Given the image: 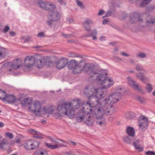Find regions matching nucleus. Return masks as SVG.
Segmentation results:
<instances>
[{
    "label": "nucleus",
    "instance_id": "f257e3e1",
    "mask_svg": "<svg viewBox=\"0 0 155 155\" xmlns=\"http://www.w3.org/2000/svg\"><path fill=\"white\" fill-rule=\"evenodd\" d=\"M104 93L105 95L104 96H99L96 99H94V101L96 105L99 103V107H95L94 108V110L95 113L97 114L101 113L102 114V110H105L106 107L107 106H109L110 104H114L118 102L121 98V94L119 92H116L113 93L111 95L109 96L107 98H104V97L107 94V90L106 89H102V90L99 93V94Z\"/></svg>",
    "mask_w": 155,
    "mask_h": 155
},
{
    "label": "nucleus",
    "instance_id": "f03ea898",
    "mask_svg": "<svg viewBox=\"0 0 155 155\" xmlns=\"http://www.w3.org/2000/svg\"><path fill=\"white\" fill-rule=\"evenodd\" d=\"M80 105V100L77 99L74 100L73 103H71L67 102L58 105L57 106L58 113H55L54 116L56 119L66 115L70 118L74 117V110L78 109Z\"/></svg>",
    "mask_w": 155,
    "mask_h": 155
},
{
    "label": "nucleus",
    "instance_id": "7ed1b4c3",
    "mask_svg": "<svg viewBox=\"0 0 155 155\" xmlns=\"http://www.w3.org/2000/svg\"><path fill=\"white\" fill-rule=\"evenodd\" d=\"M101 90L102 89H97L94 87H91L89 86L85 88L84 91V94L89 98V101L91 99L94 100L98 97L99 95L101 96H104L103 95H105L104 94H99Z\"/></svg>",
    "mask_w": 155,
    "mask_h": 155
},
{
    "label": "nucleus",
    "instance_id": "20e7f679",
    "mask_svg": "<svg viewBox=\"0 0 155 155\" xmlns=\"http://www.w3.org/2000/svg\"><path fill=\"white\" fill-rule=\"evenodd\" d=\"M60 15L58 12L53 11L50 12L48 14V18L49 20L46 21L47 24L50 28H52L53 25V21H56L60 20Z\"/></svg>",
    "mask_w": 155,
    "mask_h": 155
},
{
    "label": "nucleus",
    "instance_id": "39448f33",
    "mask_svg": "<svg viewBox=\"0 0 155 155\" xmlns=\"http://www.w3.org/2000/svg\"><path fill=\"white\" fill-rule=\"evenodd\" d=\"M90 101L86 102V104H85L84 102L82 105V109L80 111V113L86 115H88V114L91 113L92 112V109L91 107H95L96 106V104H93L92 105V103H90Z\"/></svg>",
    "mask_w": 155,
    "mask_h": 155
},
{
    "label": "nucleus",
    "instance_id": "423d86ee",
    "mask_svg": "<svg viewBox=\"0 0 155 155\" xmlns=\"http://www.w3.org/2000/svg\"><path fill=\"white\" fill-rule=\"evenodd\" d=\"M21 63V60L17 58L14 59L13 62H6L3 64L2 67H6L9 66L12 69H13L14 70H17L20 67Z\"/></svg>",
    "mask_w": 155,
    "mask_h": 155
},
{
    "label": "nucleus",
    "instance_id": "0eeeda50",
    "mask_svg": "<svg viewBox=\"0 0 155 155\" xmlns=\"http://www.w3.org/2000/svg\"><path fill=\"white\" fill-rule=\"evenodd\" d=\"M127 80L129 84L132 86L135 90L137 91L141 94L144 93V92L142 90V87L138 84H136V81L133 80L130 77H128Z\"/></svg>",
    "mask_w": 155,
    "mask_h": 155
},
{
    "label": "nucleus",
    "instance_id": "6e6552de",
    "mask_svg": "<svg viewBox=\"0 0 155 155\" xmlns=\"http://www.w3.org/2000/svg\"><path fill=\"white\" fill-rule=\"evenodd\" d=\"M36 56H27L25 60V67L26 68H31L35 64Z\"/></svg>",
    "mask_w": 155,
    "mask_h": 155
},
{
    "label": "nucleus",
    "instance_id": "1a4fd4ad",
    "mask_svg": "<svg viewBox=\"0 0 155 155\" xmlns=\"http://www.w3.org/2000/svg\"><path fill=\"white\" fill-rule=\"evenodd\" d=\"M140 123L139 124V127L140 129L143 130H145L148 126V120L146 117L140 116L138 119Z\"/></svg>",
    "mask_w": 155,
    "mask_h": 155
},
{
    "label": "nucleus",
    "instance_id": "9d476101",
    "mask_svg": "<svg viewBox=\"0 0 155 155\" xmlns=\"http://www.w3.org/2000/svg\"><path fill=\"white\" fill-rule=\"evenodd\" d=\"M70 62L71 64H75V68H78V70H80V73L82 69H84L86 70V67H85L87 64H85L83 60L80 61V63L78 64V62L75 60L72 59L70 61Z\"/></svg>",
    "mask_w": 155,
    "mask_h": 155
},
{
    "label": "nucleus",
    "instance_id": "9b49d317",
    "mask_svg": "<svg viewBox=\"0 0 155 155\" xmlns=\"http://www.w3.org/2000/svg\"><path fill=\"white\" fill-rule=\"evenodd\" d=\"M68 62V59L65 58H61L57 61L56 67L57 69L60 70L65 67Z\"/></svg>",
    "mask_w": 155,
    "mask_h": 155
},
{
    "label": "nucleus",
    "instance_id": "f8f14e48",
    "mask_svg": "<svg viewBox=\"0 0 155 155\" xmlns=\"http://www.w3.org/2000/svg\"><path fill=\"white\" fill-rule=\"evenodd\" d=\"M93 23L94 22L92 20L87 19L84 22H82V24L85 31H90L91 30L90 25L93 24Z\"/></svg>",
    "mask_w": 155,
    "mask_h": 155
},
{
    "label": "nucleus",
    "instance_id": "ddd939ff",
    "mask_svg": "<svg viewBox=\"0 0 155 155\" xmlns=\"http://www.w3.org/2000/svg\"><path fill=\"white\" fill-rule=\"evenodd\" d=\"M51 142L54 143V145L52 144V143H45V146L48 148L53 150L56 149L60 147L59 144L58 143V142L56 141L55 140L52 138Z\"/></svg>",
    "mask_w": 155,
    "mask_h": 155
},
{
    "label": "nucleus",
    "instance_id": "4468645a",
    "mask_svg": "<svg viewBox=\"0 0 155 155\" xmlns=\"http://www.w3.org/2000/svg\"><path fill=\"white\" fill-rule=\"evenodd\" d=\"M140 15L137 12H134L131 14L129 17L130 21L132 23H136L138 21Z\"/></svg>",
    "mask_w": 155,
    "mask_h": 155
},
{
    "label": "nucleus",
    "instance_id": "2eb2a0df",
    "mask_svg": "<svg viewBox=\"0 0 155 155\" xmlns=\"http://www.w3.org/2000/svg\"><path fill=\"white\" fill-rule=\"evenodd\" d=\"M34 107L35 109L31 110V112H33L35 115L39 116L41 108L40 103L38 101H35L34 103Z\"/></svg>",
    "mask_w": 155,
    "mask_h": 155
},
{
    "label": "nucleus",
    "instance_id": "dca6fc26",
    "mask_svg": "<svg viewBox=\"0 0 155 155\" xmlns=\"http://www.w3.org/2000/svg\"><path fill=\"white\" fill-rule=\"evenodd\" d=\"M113 104H110L109 106L106 107L105 110H102V114H111L114 113L115 109H114L112 105Z\"/></svg>",
    "mask_w": 155,
    "mask_h": 155
},
{
    "label": "nucleus",
    "instance_id": "f3484780",
    "mask_svg": "<svg viewBox=\"0 0 155 155\" xmlns=\"http://www.w3.org/2000/svg\"><path fill=\"white\" fill-rule=\"evenodd\" d=\"M138 21L143 27L147 26L150 24H153L155 22L153 20H147L145 19L142 18L140 17Z\"/></svg>",
    "mask_w": 155,
    "mask_h": 155
},
{
    "label": "nucleus",
    "instance_id": "a211bd4d",
    "mask_svg": "<svg viewBox=\"0 0 155 155\" xmlns=\"http://www.w3.org/2000/svg\"><path fill=\"white\" fill-rule=\"evenodd\" d=\"M35 63L36 66L38 68H41L42 67L45 63V60L44 58H38V57L36 56Z\"/></svg>",
    "mask_w": 155,
    "mask_h": 155
},
{
    "label": "nucleus",
    "instance_id": "6ab92c4d",
    "mask_svg": "<svg viewBox=\"0 0 155 155\" xmlns=\"http://www.w3.org/2000/svg\"><path fill=\"white\" fill-rule=\"evenodd\" d=\"M15 97L12 95L5 94L3 97V101H6L9 103H14L15 101Z\"/></svg>",
    "mask_w": 155,
    "mask_h": 155
},
{
    "label": "nucleus",
    "instance_id": "aec40b11",
    "mask_svg": "<svg viewBox=\"0 0 155 155\" xmlns=\"http://www.w3.org/2000/svg\"><path fill=\"white\" fill-rule=\"evenodd\" d=\"M146 73H143V72H140L139 73H137L135 75V77L139 79L141 81L143 82H145L148 81V78L145 77L143 75Z\"/></svg>",
    "mask_w": 155,
    "mask_h": 155
},
{
    "label": "nucleus",
    "instance_id": "412c9836",
    "mask_svg": "<svg viewBox=\"0 0 155 155\" xmlns=\"http://www.w3.org/2000/svg\"><path fill=\"white\" fill-rule=\"evenodd\" d=\"M86 120L84 123L88 126L92 125L94 122V119L93 117L86 115L85 118Z\"/></svg>",
    "mask_w": 155,
    "mask_h": 155
},
{
    "label": "nucleus",
    "instance_id": "4be33fe9",
    "mask_svg": "<svg viewBox=\"0 0 155 155\" xmlns=\"http://www.w3.org/2000/svg\"><path fill=\"white\" fill-rule=\"evenodd\" d=\"M29 131L34 135H33V137L36 139H41L43 138V137L39 136L41 135V134L39 132L36 131L32 129H30L29 130Z\"/></svg>",
    "mask_w": 155,
    "mask_h": 155
},
{
    "label": "nucleus",
    "instance_id": "5701e85b",
    "mask_svg": "<svg viewBox=\"0 0 155 155\" xmlns=\"http://www.w3.org/2000/svg\"><path fill=\"white\" fill-rule=\"evenodd\" d=\"M126 132L128 135L131 137H134L135 136V131L134 128L130 127H127Z\"/></svg>",
    "mask_w": 155,
    "mask_h": 155
},
{
    "label": "nucleus",
    "instance_id": "b1692460",
    "mask_svg": "<svg viewBox=\"0 0 155 155\" xmlns=\"http://www.w3.org/2000/svg\"><path fill=\"white\" fill-rule=\"evenodd\" d=\"M85 67H86V71H87L88 72H90L91 73H92L94 74L99 73L97 70L94 69L93 66H91L89 64H87Z\"/></svg>",
    "mask_w": 155,
    "mask_h": 155
},
{
    "label": "nucleus",
    "instance_id": "393cba45",
    "mask_svg": "<svg viewBox=\"0 0 155 155\" xmlns=\"http://www.w3.org/2000/svg\"><path fill=\"white\" fill-rule=\"evenodd\" d=\"M139 0H136L137 1H138ZM152 0H142L140 2V7H145L147 5H148L150 2L152 1ZM131 3L133 2L134 0H128Z\"/></svg>",
    "mask_w": 155,
    "mask_h": 155
},
{
    "label": "nucleus",
    "instance_id": "a878e982",
    "mask_svg": "<svg viewBox=\"0 0 155 155\" xmlns=\"http://www.w3.org/2000/svg\"><path fill=\"white\" fill-rule=\"evenodd\" d=\"M32 102V100L31 98H26L21 102V106L23 107L27 106L30 105Z\"/></svg>",
    "mask_w": 155,
    "mask_h": 155
},
{
    "label": "nucleus",
    "instance_id": "bb28decb",
    "mask_svg": "<svg viewBox=\"0 0 155 155\" xmlns=\"http://www.w3.org/2000/svg\"><path fill=\"white\" fill-rule=\"evenodd\" d=\"M90 33H88L84 35L83 36L84 38H87L92 37L93 36L96 35L97 34V31L95 29L91 30Z\"/></svg>",
    "mask_w": 155,
    "mask_h": 155
},
{
    "label": "nucleus",
    "instance_id": "cd10ccee",
    "mask_svg": "<svg viewBox=\"0 0 155 155\" xmlns=\"http://www.w3.org/2000/svg\"><path fill=\"white\" fill-rule=\"evenodd\" d=\"M73 64H70L68 65V68L70 70H73V73L74 74H78L80 73V69L77 71V68H75V65L73 66Z\"/></svg>",
    "mask_w": 155,
    "mask_h": 155
},
{
    "label": "nucleus",
    "instance_id": "c85d7f7f",
    "mask_svg": "<svg viewBox=\"0 0 155 155\" xmlns=\"http://www.w3.org/2000/svg\"><path fill=\"white\" fill-rule=\"evenodd\" d=\"M40 142L37 140H34L33 142L31 141L32 150L36 149L38 148Z\"/></svg>",
    "mask_w": 155,
    "mask_h": 155
},
{
    "label": "nucleus",
    "instance_id": "c756f323",
    "mask_svg": "<svg viewBox=\"0 0 155 155\" xmlns=\"http://www.w3.org/2000/svg\"><path fill=\"white\" fill-rule=\"evenodd\" d=\"M116 11L115 8H110L106 13L105 16L103 17V18L104 17H108L110 16L111 15H115V14Z\"/></svg>",
    "mask_w": 155,
    "mask_h": 155
},
{
    "label": "nucleus",
    "instance_id": "7c9ffc66",
    "mask_svg": "<svg viewBox=\"0 0 155 155\" xmlns=\"http://www.w3.org/2000/svg\"><path fill=\"white\" fill-rule=\"evenodd\" d=\"M47 2L42 0H40L38 2V5L41 8L45 10V8H46V7H47L46 6H49L48 4H47Z\"/></svg>",
    "mask_w": 155,
    "mask_h": 155
},
{
    "label": "nucleus",
    "instance_id": "2f4dec72",
    "mask_svg": "<svg viewBox=\"0 0 155 155\" xmlns=\"http://www.w3.org/2000/svg\"><path fill=\"white\" fill-rule=\"evenodd\" d=\"M47 4H48L49 6H47V8L46 7V8L45 9L46 10L52 12L54 11V10L56 8L54 4L52 3H50L49 2H47ZM46 7H47V6Z\"/></svg>",
    "mask_w": 155,
    "mask_h": 155
},
{
    "label": "nucleus",
    "instance_id": "473e14b6",
    "mask_svg": "<svg viewBox=\"0 0 155 155\" xmlns=\"http://www.w3.org/2000/svg\"><path fill=\"white\" fill-rule=\"evenodd\" d=\"M133 137H130L129 136H124L123 138V141L125 143L128 144L130 143L133 141Z\"/></svg>",
    "mask_w": 155,
    "mask_h": 155
},
{
    "label": "nucleus",
    "instance_id": "72a5a7b5",
    "mask_svg": "<svg viewBox=\"0 0 155 155\" xmlns=\"http://www.w3.org/2000/svg\"><path fill=\"white\" fill-rule=\"evenodd\" d=\"M135 69L138 71H142L143 73H147V71L139 64H137L135 66Z\"/></svg>",
    "mask_w": 155,
    "mask_h": 155
},
{
    "label": "nucleus",
    "instance_id": "f704fd0d",
    "mask_svg": "<svg viewBox=\"0 0 155 155\" xmlns=\"http://www.w3.org/2000/svg\"><path fill=\"white\" fill-rule=\"evenodd\" d=\"M100 114V117L98 118V120H101V121H96V123L97 125H98L100 126H101L102 124H104L105 121V119L103 117V114H101V113L99 114Z\"/></svg>",
    "mask_w": 155,
    "mask_h": 155
},
{
    "label": "nucleus",
    "instance_id": "c9c22d12",
    "mask_svg": "<svg viewBox=\"0 0 155 155\" xmlns=\"http://www.w3.org/2000/svg\"><path fill=\"white\" fill-rule=\"evenodd\" d=\"M107 75V74L106 73L104 72H102L100 73L98 76L97 77V80L99 81H101L102 80V79H105V77Z\"/></svg>",
    "mask_w": 155,
    "mask_h": 155
},
{
    "label": "nucleus",
    "instance_id": "e433bc0d",
    "mask_svg": "<svg viewBox=\"0 0 155 155\" xmlns=\"http://www.w3.org/2000/svg\"><path fill=\"white\" fill-rule=\"evenodd\" d=\"M31 141H29L25 142L23 144L25 148L27 150H32Z\"/></svg>",
    "mask_w": 155,
    "mask_h": 155
},
{
    "label": "nucleus",
    "instance_id": "4c0bfd02",
    "mask_svg": "<svg viewBox=\"0 0 155 155\" xmlns=\"http://www.w3.org/2000/svg\"><path fill=\"white\" fill-rule=\"evenodd\" d=\"M78 115L76 117V118L77 119V122H81L83 120L85 119L86 117V115L83 114L82 113H80V116H78Z\"/></svg>",
    "mask_w": 155,
    "mask_h": 155
},
{
    "label": "nucleus",
    "instance_id": "58836bf2",
    "mask_svg": "<svg viewBox=\"0 0 155 155\" xmlns=\"http://www.w3.org/2000/svg\"><path fill=\"white\" fill-rule=\"evenodd\" d=\"M126 118L127 119L130 120L133 119L135 117V114L133 112H129L126 114Z\"/></svg>",
    "mask_w": 155,
    "mask_h": 155
},
{
    "label": "nucleus",
    "instance_id": "ea45409f",
    "mask_svg": "<svg viewBox=\"0 0 155 155\" xmlns=\"http://www.w3.org/2000/svg\"><path fill=\"white\" fill-rule=\"evenodd\" d=\"M146 86L145 87V89L147 91L148 93H150L153 90L152 85L149 83H146Z\"/></svg>",
    "mask_w": 155,
    "mask_h": 155
},
{
    "label": "nucleus",
    "instance_id": "a19ab883",
    "mask_svg": "<svg viewBox=\"0 0 155 155\" xmlns=\"http://www.w3.org/2000/svg\"><path fill=\"white\" fill-rule=\"evenodd\" d=\"M43 109L45 112L48 114H51L54 111V109L50 107L47 108L45 107H43Z\"/></svg>",
    "mask_w": 155,
    "mask_h": 155
},
{
    "label": "nucleus",
    "instance_id": "79ce46f5",
    "mask_svg": "<svg viewBox=\"0 0 155 155\" xmlns=\"http://www.w3.org/2000/svg\"><path fill=\"white\" fill-rule=\"evenodd\" d=\"M7 141L5 139L0 142V150H3L4 149V146L7 143Z\"/></svg>",
    "mask_w": 155,
    "mask_h": 155
},
{
    "label": "nucleus",
    "instance_id": "37998d69",
    "mask_svg": "<svg viewBox=\"0 0 155 155\" xmlns=\"http://www.w3.org/2000/svg\"><path fill=\"white\" fill-rule=\"evenodd\" d=\"M137 57L140 58H144L146 57L147 55L144 53L140 52L137 54Z\"/></svg>",
    "mask_w": 155,
    "mask_h": 155
},
{
    "label": "nucleus",
    "instance_id": "c03bdc74",
    "mask_svg": "<svg viewBox=\"0 0 155 155\" xmlns=\"http://www.w3.org/2000/svg\"><path fill=\"white\" fill-rule=\"evenodd\" d=\"M132 142H133L132 145L134 147L141 145L140 143V140L138 139L135 140L134 139Z\"/></svg>",
    "mask_w": 155,
    "mask_h": 155
},
{
    "label": "nucleus",
    "instance_id": "a18cd8bd",
    "mask_svg": "<svg viewBox=\"0 0 155 155\" xmlns=\"http://www.w3.org/2000/svg\"><path fill=\"white\" fill-rule=\"evenodd\" d=\"M35 155H48L46 151L38 150L35 153Z\"/></svg>",
    "mask_w": 155,
    "mask_h": 155
},
{
    "label": "nucleus",
    "instance_id": "49530a36",
    "mask_svg": "<svg viewBox=\"0 0 155 155\" xmlns=\"http://www.w3.org/2000/svg\"><path fill=\"white\" fill-rule=\"evenodd\" d=\"M68 56L69 57L74 58L75 57H80L81 58H82L81 56L80 55H78L75 54L74 53L70 52L68 54Z\"/></svg>",
    "mask_w": 155,
    "mask_h": 155
},
{
    "label": "nucleus",
    "instance_id": "de8ad7c7",
    "mask_svg": "<svg viewBox=\"0 0 155 155\" xmlns=\"http://www.w3.org/2000/svg\"><path fill=\"white\" fill-rule=\"evenodd\" d=\"M6 92L5 91L2 90L0 89V100L3 101V97H4Z\"/></svg>",
    "mask_w": 155,
    "mask_h": 155
},
{
    "label": "nucleus",
    "instance_id": "09e8293b",
    "mask_svg": "<svg viewBox=\"0 0 155 155\" xmlns=\"http://www.w3.org/2000/svg\"><path fill=\"white\" fill-rule=\"evenodd\" d=\"M114 0H108V3L110 5V8H115L114 7Z\"/></svg>",
    "mask_w": 155,
    "mask_h": 155
},
{
    "label": "nucleus",
    "instance_id": "8fccbe9b",
    "mask_svg": "<svg viewBox=\"0 0 155 155\" xmlns=\"http://www.w3.org/2000/svg\"><path fill=\"white\" fill-rule=\"evenodd\" d=\"M76 2L77 5L79 6L81 8H84V7L83 5V3L82 2H80L78 0H76Z\"/></svg>",
    "mask_w": 155,
    "mask_h": 155
},
{
    "label": "nucleus",
    "instance_id": "3c124183",
    "mask_svg": "<svg viewBox=\"0 0 155 155\" xmlns=\"http://www.w3.org/2000/svg\"><path fill=\"white\" fill-rule=\"evenodd\" d=\"M136 150H138L139 151H142L143 150V148L142 147L141 145L134 147Z\"/></svg>",
    "mask_w": 155,
    "mask_h": 155
},
{
    "label": "nucleus",
    "instance_id": "603ef678",
    "mask_svg": "<svg viewBox=\"0 0 155 155\" xmlns=\"http://www.w3.org/2000/svg\"><path fill=\"white\" fill-rule=\"evenodd\" d=\"M122 2V1L120 0H114V7L115 6H118Z\"/></svg>",
    "mask_w": 155,
    "mask_h": 155
},
{
    "label": "nucleus",
    "instance_id": "864d4df0",
    "mask_svg": "<svg viewBox=\"0 0 155 155\" xmlns=\"http://www.w3.org/2000/svg\"><path fill=\"white\" fill-rule=\"evenodd\" d=\"M10 30L9 27L7 26L6 25L5 26V28L2 31V32L4 33H6L7 32L9 31Z\"/></svg>",
    "mask_w": 155,
    "mask_h": 155
},
{
    "label": "nucleus",
    "instance_id": "5fc2aeb1",
    "mask_svg": "<svg viewBox=\"0 0 155 155\" xmlns=\"http://www.w3.org/2000/svg\"><path fill=\"white\" fill-rule=\"evenodd\" d=\"M145 154L146 155H155V152L153 151L149 150L146 152Z\"/></svg>",
    "mask_w": 155,
    "mask_h": 155
},
{
    "label": "nucleus",
    "instance_id": "6e6d98bb",
    "mask_svg": "<svg viewBox=\"0 0 155 155\" xmlns=\"http://www.w3.org/2000/svg\"><path fill=\"white\" fill-rule=\"evenodd\" d=\"M6 137H8L9 139H12L13 137V136L12 134L9 133H5Z\"/></svg>",
    "mask_w": 155,
    "mask_h": 155
},
{
    "label": "nucleus",
    "instance_id": "4d7b16f0",
    "mask_svg": "<svg viewBox=\"0 0 155 155\" xmlns=\"http://www.w3.org/2000/svg\"><path fill=\"white\" fill-rule=\"evenodd\" d=\"M22 101L21 100L20 98H15L14 103H16L18 104H21V102Z\"/></svg>",
    "mask_w": 155,
    "mask_h": 155
},
{
    "label": "nucleus",
    "instance_id": "13d9d810",
    "mask_svg": "<svg viewBox=\"0 0 155 155\" xmlns=\"http://www.w3.org/2000/svg\"><path fill=\"white\" fill-rule=\"evenodd\" d=\"M47 64H48L49 67H50L51 66H53L54 64L53 61H48L46 62Z\"/></svg>",
    "mask_w": 155,
    "mask_h": 155
},
{
    "label": "nucleus",
    "instance_id": "bf43d9fd",
    "mask_svg": "<svg viewBox=\"0 0 155 155\" xmlns=\"http://www.w3.org/2000/svg\"><path fill=\"white\" fill-rule=\"evenodd\" d=\"M58 2L61 5L65 6L66 5V2L64 0H58Z\"/></svg>",
    "mask_w": 155,
    "mask_h": 155
},
{
    "label": "nucleus",
    "instance_id": "052dcab7",
    "mask_svg": "<svg viewBox=\"0 0 155 155\" xmlns=\"http://www.w3.org/2000/svg\"><path fill=\"white\" fill-rule=\"evenodd\" d=\"M61 35L64 38H70L72 36L71 35H66L64 33H62L61 34Z\"/></svg>",
    "mask_w": 155,
    "mask_h": 155
},
{
    "label": "nucleus",
    "instance_id": "680f3d73",
    "mask_svg": "<svg viewBox=\"0 0 155 155\" xmlns=\"http://www.w3.org/2000/svg\"><path fill=\"white\" fill-rule=\"evenodd\" d=\"M0 52L4 53V55L5 56L6 54V51L5 49L4 48H0Z\"/></svg>",
    "mask_w": 155,
    "mask_h": 155
},
{
    "label": "nucleus",
    "instance_id": "e2e57ef3",
    "mask_svg": "<svg viewBox=\"0 0 155 155\" xmlns=\"http://www.w3.org/2000/svg\"><path fill=\"white\" fill-rule=\"evenodd\" d=\"M137 99L139 101H140L142 103L144 101V99L141 97L138 96L137 97Z\"/></svg>",
    "mask_w": 155,
    "mask_h": 155
},
{
    "label": "nucleus",
    "instance_id": "0e129e2a",
    "mask_svg": "<svg viewBox=\"0 0 155 155\" xmlns=\"http://www.w3.org/2000/svg\"><path fill=\"white\" fill-rule=\"evenodd\" d=\"M38 36L40 37H44L45 35H44V33L43 32H40L37 35Z\"/></svg>",
    "mask_w": 155,
    "mask_h": 155
},
{
    "label": "nucleus",
    "instance_id": "69168bd1",
    "mask_svg": "<svg viewBox=\"0 0 155 155\" xmlns=\"http://www.w3.org/2000/svg\"><path fill=\"white\" fill-rule=\"evenodd\" d=\"M104 13V11L103 10H101L98 13V15H102Z\"/></svg>",
    "mask_w": 155,
    "mask_h": 155
},
{
    "label": "nucleus",
    "instance_id": "338daca9",
    "mask_svg": "<svg viewBox=\"0 0 155 155\" xmlns=\"http://www.w3.org/2000/svg\"><path fill=\"white\" fill-rule=\"evenodd\" d=\"M121 54L123 56L125 57H129L130 56V55L125 53L124 52H122L121 53Z\"/></svg>",
    "mask_w": 155,
    "mask_h": 155
},
{
    "label": "nucleus",
    "instance_id": "774afa93",
    "mask_svg": "<svg viewBox=\"0 0 155 155\" xmlns=\"http://www.w3.org/2000/svg\"><path fill=\"white\" fill-rule=\"evenodd\" d=\"M31 39V37L30 36H28V37L25 39V42H28L30 41Z\"/></svg>",
    "mask_w": 155,
    "mask_h": 155
}]
</instances>
